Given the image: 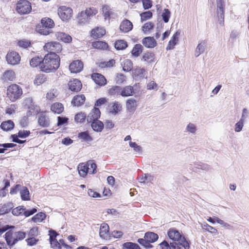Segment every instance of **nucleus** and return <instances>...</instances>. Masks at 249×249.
Segmentation results:
<instances>
[{"instance_id": "nucleus-1", "label": "nucleus", "mask_w": 249, "mask_h": 249, "mask_svg": "<svg viewBox=\"0 0 249 249\" xmlns=\"http://www.w3.org/2000/svg\"><path fill=\"white\" fill-rule=\"evenodd\" d=\"M42 61L40 70L43 72H54L60 67V58L57 54L47 53L44 56Z\"/></svg>"}, {"instance_id": "nucleus-2", "label": "nucleus", "mask_w": 249, "mask_h": 249, "mask_svg": "<svg viewBox=\"0 0 249 249\" xmlns=\"http://www.w3.org/2000/svg\"><path fill=\"white\" fill-rule=\"evenodd\" d=\"M79 176L85 178L88 174H95L97 172V166L94 160H89L85 162L80 163L77 166Z\"/></svg>"}, {"instance_id": "nucleus-3", "label": "nucleus", "mask_w": 249, "mask_h": 249, "mask_svg": "<svg viewBox=\"0 0 249 249\" xmlns=\"http://www.w3.org/2000/svg\"><path fill=\"white\" fill-rule=\"evenodd\" d=\"M23 94L22 88L17 84H11L6 89V98L12 103L20 99L23 96Z\"/></svg>"}, {"instance_id": "nucleus-4", "label": "nucleus", "mask_w": 249, "mask_h": 249, "mask_svg": "<svg viewBox=\"0 0 249 249\" xmlns=\"http://www.w3.org/2000/svg\"><path fill=\"white\" fill-rule=\"evenodd\" d=\"M27 235V233L21 231H15L12 230L8 231L4 234V239L7 245L12 247L18 241L23 240Z\"/></svg>"}, {"instance_id": "nucleus-5", "label": "nucleus", "mask_w": 249, "mask_h": 249, "mask_svg": "<svg viewBox=\"0 0 249 249\" xmlns=\"http://www.w3.org/2000/svg\"><path fill=\"white\" fill-rule=\"evenodd\" d=\"M167 235L170 239L178 242L185 249H189V243L186 240L182 232L178 231L176 228L169 229L167 231Z\"/></svg>"}, {"instance_id": "nucleus-6", "label": "nucleus", "mask_w": 249, "mask_h": 249, "mask_svg": "<svg viewBox=\"0 0 249 249\" xmlns=\"http://www.w3.org/2000/svg\"><path fill=\"white\" fill-rule=\"evenodd\" d=\"M39 234V228L37 227L30 229L27 233L28 238L25 240L27 246L32 247L37 245L39 241L37 238Z\"/></svg>"}, {"instance_id": "nucleus-7", "label": "nucleus", "mask_w": 249, "mask_h": 249, "mask_svg": "<svg viewBox=\"0 0 249 249\" xmlns=\"http://www.w3.org/2000/svg\"><path fill=\"white\" fill-rule=\"evenodd\" d=\"M16 10L20 15L28 14L32 11L31 3L27 0H19L16 4Z\"/></svg>"}, {"instance_id": "nucleus-8", "label": "nucleus", "mask_w": 249, "mask_h": 249, "mask_svg": "<svg viewBox=\"0 0 249 249\" xmlns=\"http://www.w3.org/2000/svg\"><path fill=\"white\" fill-rule=\"evenodd\" d=\"M45 51L48 52V53H60L62 50L61 44L56 41H51L46 43L43 46Z\"/></svg>"}, {"instance_id": "nucleus-9", "label": "nucleus", "mask_w": 249, "mask_h": 249, "mask_svg": "<svg viewBox=\"0 0 249 249\" xmlns=\"http://www.w3.org/2000/svg\"><path fill=\"white\" fill-rule=\"evenodd\" d=\"M57 13L59 18L63 21H68L72 16V9L66 6H61L57 10Z\"/></svg>"}, {"instance_id": "nucleus-10", "label": "nucleus", "mask_w": 249, "mask_h": 249, "mask_svg": "<svg viewBox=\"0 0 249 249\" xmlns=\"http://www.w3.org/2000/svg\"><path fill=\"white\" fill-rule=\"evenodd\" d=\"M5 59L8 64L14 66L19 63L21 57L18 52L11 51L7 53Z\"/></svg>"}, {"instance_id": "nucleus-11", "label": "nucleus", "mask_w": 249, "mask_h": 249, "mask_svg": "<svg viewBox=\"0 0 249 249\" xmlns=\"http://www.w3.org/2000/svg\"><path fill=\"white\" fill-rule=\"evenodd\" d=\"M37 123L42 127H48L51 124V121L46 111H41L38 117Z\"/></svg>"}, {"instance_id": "nucleus-12", "label": "nucleus", "mask_w": 249, "mask_h": 249, "mask_svg": "<svg viewBox=\"0 0 249 249\" xmlns=\"http://www.w3.org/2000/svg\"><path fill=\"white\" fill-rule=\"evenodd\" d=\"M84 64L81 60H73L69 65V71L71 73H77L82 71Z\"/></svg>"}, {"instance_id": "nucleus-13", "label": "nucleus", "mask_w": 249, "mask_h": 249, "mask_svg": "<svg viewBox=\"0 0 249 249\" xmlns=\"http://www.w3.org/2000/svg\"><path fill=\"white\" fill-rule=\"evenodd\" d=\"M16 78V74L13 70H6L2 74L0 79L5 83L14 81Z\"/></svg>"}, {"instance_id": "nucleus-14", "label": "nucleus", "mask_w": 249, "mask_h": 249, "mask_svg": "<svg viewBox=\"0 0 249 249\" xmlns=\"http://www.w3.org/2000/svg\"><path fill=\"white\" fill-rule=\"evenodd\" d=\"M91 78L96 85L102 87L106 85L107 81L105 77L101 73L94 72L91 74Z\"/></svg>"}, {"instance_id": "nucleus-15", "label": "nucleus", "mask_w": 249, "mask_h": 249, "mask_svg": "<svg viewBox=\"0 0 249 249\" xmlns=\"http://www.w3.org/2000/svg\"><path fill=\"white\" fill-rule=\"evenodd\" d=\"M106 34L105 29L101 27H95L90 32L91 37L95 39L102 38Z\"/></svg>"}, {"instance_id": "nucleus-16", "label": "nucleus", "mask_w": 249, "mask_h": 249, "mask_svg": "<svg viewBox=\"0 0 249 249\" xmlns=\"http://www.w3.org/2000/svg\"><path fill=\"white\" fill-rule=\"evenodd\" d=\"M68 86L71 91L78 92L82 89V84L79 80L73 78L69 81Z\"/></svg>"}, {"instance_id": "nucleus-17", "label": "nucleus", "mask_w": 249, "mask_h": 249, "mask_svg": "<svg viewBox=\"0 0 249 249\" xmlns=\"http://www.w3.org/2000/svg\"><path fill=\"white\" fill-rule=\"evenodd\" d=\"M100 116L101 112L100 109L96 107H94L88 115L87 121L89 123H90L94 121L98 120L100 117Z\"/></svg>"}, {"instance_id": "nucleus-18", "label": "nucleus", "mask_w": 249, "mask_h": 249, "mask_svg": "<svg viewBox=\"0 0 249 249\" xmlns=\"http://www.w3.org/2000/svg\"><path fill=\"white\" fill-rule=\"evenodd\" d=\"M137 106V101L133 98H130L126 101V109L128 112L133 113Z\"/></svg>"}, {"instance_id": "nucleus-19", "label": "nucleus", "mask_w": 249, "mask_h": 249, "mask_svg": "<svg viewBox=\"0 0 249 249\" xmlns=\"http://www.w3.org/2000/svg\"><path fill=\"white\" fill-rule=\"evenodd\" d=\"M224 4L223 0H217V14H219V17L221 20L220 23L224 26Z\"/></svg>"}, {"instance_id": "nucleus-20", "label": "nucleus", "mask_w": 249, "mask_h": 249, "mask_svg": "<svg viewBox=\"0 0 249 249\" xmlns=\"http://www.w3.org/2000/svg\"><path fill=\"white\" fill-rule=\"evenodd\" d=\"M85 101L86 97L84 94H77L73 97L71 103L73 106L80 107L84 104Z\"/></svg>"}, {"instance_id": "nucleus-21", "label": "nucleus", "mask_w": 249, "mask_h": 249, "mask_svg": "<svg viewBox=\"0 0 249 249\" xmlns=\"http://www.w3.org/2000/svg\"><path fill=\"white\" fill-rule=\"evenodd\" d=\"M180 34V32L177 31L173 36L170 40L169 41L168 44L166 47V50H172L174 48L175 46L178 43V41L179 36Z\"/></svg>"}, {"instance_id": "nucleus-22", "label": "nucleus", "mask_w": 249, "mask_h": 249, "mask_svg": "<svg viewBox=\"0 0 249 249\" xmlns=\"http://www.w3.org/2000/svg\"><path fill=\"white\" fill-rule=\"evenodd\" d=\"M133 29L132 23L128 19H124L122 21L120 25V29L123 33H128Z\"/></svg>"}, {"instance_id": "nucleus-23", "label": "nucleus", "mask_w": 249, "mask_h": 249, "mask_svg": "<svg viewBox=\"0 0 249 249\" xmlns=\"http://www.w3.org/2000/svg\"><path fill=\"white\" fill-rule=\"evenodd\" d=\"M55 38L59 41L66 43H69L71 42V37L66 33L63 32H57L55 34Z\"/></svg>"}, {"instance_id": "nucleus-24", "label": "nucleus", "mask_w": 249, "mask_h": 249, "mask_svg": "<svg viewBox=\"0 0 249 249\" xmlns=\"http://www.w3.org/2000/svg\"><path fill=\"white\" fill-rule=\"evenodd\" d=\"M91 45L94 49L102 51H107L109 49L108 43L103 41H94L92 42Z\"/></svg>"}, {"instance_id": "nucleus-25", "label": "nucleus", "mask_w": 249, "mask_h": 249, "mask_svg": "<svg viewBox=\"0 0 249 249\" xmlns=\"http://www.w3.org/2000/svg\"><path fill=\"white\" fill-rule=\"evenodd\" d=\"M142 43L147 48H153L157 45L156 40L153 37L151 36L143 38L142 40Z\"/></svg>"}, {"instance_id": "nucleus-26", "label": "nucleus", "mask_w": 249, "mask_h": 249, "mask_svg": "<svg viewBox=\"0 0 249 249\" xmlns=\"http://www.w3.org/2000/svg\"><path fill=\"white\" fill-rule=\"evenodd\" d=\"M134 94V88L133 86L129 85L121 87V96L122 97L131 96Z\"/></svg>"}, {"instance_id": "nucleus-27", "label": "nucleus", "mask_w": 249, "mask_h": 249, "mask_svg": "<svg viewBox=\"0 0 249 249\" xmlns=\"http://www.w3.org/2000/svg\"><path fill=\"white\" fill-rule=\"evenodd\" d=\"M41 112L40 107L37 105L31 104L28 107V110L26 113L27 116H30V117L39 114Z\"/></svg>"}, {"instance_id": "nucleus-28", "label": "nucleus", "mask_w": 249, "mask_h": 249, "mask_svg": "<svg viewBox=\"0 0 249 249\" xmlns=\"http://www.w3.org/2000/svg\"><path fill=\"white\" fill-rule=\"evenodd\" d=\"M115 63V60L113 59H111L108 61L101 60L97 63V65L98 67L101 69H105L113 67Z\"/></svg>"}, {"instance_id": "nucleus-29", "label": "nucleus", "mask_w": 249, "mask_h": 249, "mask_svg": "<svg viewBox=\"0 0 249 249\" xmlns=\"http://www.w3.org/2000/svg\"><path fill=\"white\" fill-rule=\"evenodd\" d=\"M15 127L14 122L11 120L3 121L0 125V128L4 131H10Z\"/></svg>"}, {"instance_id": "nucleus-30", "label": "nucleus", "mask_w": 249, "mask_h": 249, "mask_svg": "<svg viewBox=\"0 0 249 249\" xmlns=\"http://www.w3.org/2000/svg\"><path fill=\"white\" fill-rule=\"evenodd\" d=\"M47 76L45 74H37L35 77L34 83L36 86H40L47 81Z\"/></svg>"}, {"instance_id": "nucleus-31", "label": "nucleus", "mask_w": 249, "mask_h": 249, "mask_svg": "<svg viewBox=\"0 0 249 249\" xmlns=\"http://www.w3.org/2000/svg\"><path fill=\"white\" fill-rule=\"evenodd\" d=\"M40 23L43 28L48 29L53 28L55 25L53 20L47 17L42 18L41 19Z\"/></svg>"}, {"instance_id": "nucleus-32", "label": "nucleus", "mask_w": 249, "mask_h": 249, "mask_svg": "<svg viewBox=\"0 0 249 249\" xmlns=\"http://www.w3.org/2000/svg\"><path fill=\"white\" fill-rule=\"evenodd\" d=\"M109 229V226L107 224L104 223L101 225L99 234L102 238L107 239L108 237Z\"/></svg>"}, {"instance_id": "nucleus-33", "label": "nucleus", "mask_w": 249, "mask_h": 249, "mask_svg": "<svg viewBox=\"0 0 249 249\" xmlns=\"http://www.w3.org/2000/svg\"><path fill=\"white\" fill-rule=\"evenodd\" d=\"M64 109L63 105L59 102L54 103L51 106V110L54 113L61 114Z\"/></svg>"}, {"instance_id": "nucleus-34", "label": "nucleus", "mask_w": 249, "mask_h": 249, "mask_svg": "<svg viewBox=\"0 0 249 249\" xmlns=\"http://www.w3.org/2000/svg\"><path fill=\"white\" fill-rule=\"evenodd\" d=\"M43 58L39 56H36L30 60V65L32 68L41 67L42 63Z\"/></svg>"}, {"instance_id": "nucleus-35", "label": "nucleus", "mask_w": 249, "mask_h": 249, "mask_svg": "<svg viewBox=\"0 0 249 249\" xmlns=\"http://www.w3.org/2000/svg\"><path fill=\"white\" fill-rule=\"evenodd\" d=\"M91 126L93 130L96 132H101L104 127V124L102 122L99 120H96L91 122Z\"/></svg>"}, {"instance_id": "nucleus-36", "label": "nucleus", "mask_w": 249, "mask_h": 249, "mask_svg": "<svg viewBox=\"0 0 249 249\" xmlns=\"http://www.w3.org/2000/svg\"><path fill=\"white\" fill-rule=\"evenodd\" d=\"M144 238L147 241L148 244L156 242L159 238L157 234L153 232H147L145 233Z\"/></svg>"}, {"instance_id": "nucleus-37", "label": "nucleus", "mask_w": 249, "mask_h": 249, "mask_svg": "<svg viewBox=\"0 0 249 249\" xmlns=\"http://www.w3.org/2000/svg\"><path fill=\"white\" fill-rule=\"evenodd\" d=\"M77 18L79 24H84L88 22L89 20V18L84 11H81L78 14Z\"/></svg>"}, {"instance_id": "nucleus-38", "label": "nucleus", "mask_w": 249, "mask_h": 249, "mask_svg": "<svg viewBox=\"0 0 249 249\" xmlns=\"http://www.w3.org/2000/svg\"><path fill=\"white\" fill-rule=\"evenodd\" d=\"M46 214L43 212H39L35 214L32 218V220L35 223H39L45 219Z\"/></svg>"}, {"instance_id": "nucleus-39", "label": "nucleus", "mask_w": 249, "mask_h": 249, "mask_svg": "<svg viewBox=\"0 0 249 249\" xmlns=\"http://www.w3.org/2000/svg\"><path fill=\"white\" fill-rule=\"evenodd\" d=\"M115 48L117 50H123L128 46L127 43L124 40H117L114 44Z\"/></svg>"}, {"instance_id": "nucleus-40", "label": "nucleus", "mask_w": 249, "mask_h": 249, "mask_svg": "<svg viewBox=\"0 0 249 249\" xmlns=\"http://www.w3.org/2000/svg\"><path fill=\"white\" fill-rule=\"evenodd\" d=\"M142 52V46L140 44H137L134 45L131 53L132 56L134 57L139 56Z\"/></svg>"}, {"instance_id": "nucleus-41", "label": "nucleus", "mask_w": 249, "mask_h": 249, "mask_svg": "<svg viewBox=\"0 0 249 249\" xmlns=\"http://www.w3.org/2000/svg\"><path fill=\"white\" fill-rule=\"evenodd\" d=\"M78 138L82 142H90L93 140L87 131L79 133Z\"/></svg>"}, {"instance_id": "nucleus-42", "label": "nucleus", "mask_w": 249, "mask_h": 249, "mask_svg": "<svg viewBox=\"0 0 249 249\" xmlns=\"http://www.w3.org/2000/svg\"><path fill=\"white\" fill-rule=\"evenodd\" d=\"M205 46L206 42L204 41H201L198 44L195 52V55L196 57L198 56L204 52Z\"/></svg>"}, {"instance_id": "nucleus-43", "label": "nucleus", "mask_w": 249, "mask_h": 249, "mask_svg": "<svg viewBox=\"0 0 249 249\" xmlns=\"http://www.w3.org/2000/svg\"><path fill=\"white\" fill-rule=\"evenodd\" d=\"M18 105L16 104H10L5 108V113L9 115L14 114L18 109Z\"/></svg>"}, {"instance_id": "nucleus-44", "label": "nucleus", "mask_w": 249, "mask_h": 249, "mask_svg": "<svg viewBox=\"0 0 249 249\" xmlns=\"http://www.w3.org/2000/svg\"><path fill=\"white\" fill-rule=\"evenodd\" d=\"M121 87L118 86H112L108 90L110 95H121Z\"/></svg>"}, {"instance_id": "nucleus-45", "label": "nucleus", "mask_w": 249, "mask_h": 249, "mask_svg": "<svg viewBox=\"0 0 249 249\" xmlns=\"http://www.w3.org/2000/svg\"><path fill=\"white\" fill-rule=\"evenodd\" d=\"M86 117L87 115L86 113L80 112L75 114L74 120L77 123H83L85 121Z\"/></svg>"}, {"instance_id": "nucleus-46", "label": "nucleus", "mask_w": 249, "mask_h": 249, "mask_svg": "<svg viewBox=\"0 0 249 249\" xmlns=\"http://www.w3.org/2000/svg\"><path fill=\"white\" fill-rule=\"evenodd\" d=\"M122 105L118 102L115 101L113 103L112 109L110 111V113L116 115L122 110Z\"/></svg>"}, {"instance_id": "nucleus-47", "label": "nucleus", "mask_w": 249, "mask_h": 249, "mask_svg": "<svg viewBox=\"0 0 249 249\" xmlns=\"http://www.w3.org/2000/svg\"><path fill=\"white\" fill-rule=\"evenodd\" d=\"M20 196L23 200H29L30 199L29 191L26 187H23L20 191Z\"/></svg>"}, {"instance_id": "nucleus-48", "label": "nucleus", "mask_w": 249, "mask_h": 249, "mask_svg": "<svg viewBox=\"0 0 249 249\" xmlns=\"http://www.w3.org/2000/svg\"><path fill=\"white\" fill-rule=\"evenodd\" d=\"M133 68V63L130 60L126 59L124 61L123 69L124 71H130Z\"/></svg>"}, {"instance_id": "nucleus-49", "label": "nucleus", "mask_w": 249, "mask_h": 249, "mask_svg": "<svg viewBox=\"0 0 249 249\" xmlns=\"http://www.w3.org/2000/svg\"><path fill=\"white\" fill-rule=\"evenodd\" d=\"M12 209L11 204L10 203L4 204L0 207V215L7 213L11 211Z\"/></svg>"}, {"instance_id": "nucleus-50", "label": "nucleus", "mask_w": 249, "mask_h": 249, "mask_svg": "<svg viewBox=\"0 0 249 249\" xmlns=\"http://www.w3.org/2000/svg\"><path fill=\"white\" fill-rule=\"evenodd\" d=\"M155 25L152 22H147L142 26V31L144 33L149 32L154 28Z\"/></svg>"}, {"instance_id": "nucleus-51", "label": "nucleus", "mask_w": 249, "mask_h": 249, "mask_svg": "<svg viewBox=\"0 0 249 249\" xmlns=\"http://www.w3.org/2000/svg\"><path fill=\"white\" fill-rule=\"evenodd\" d=\"M207 220L213 224L216 221L218 223L220 224L221 225H223V226H230V225L228 223H225L223 220L219 219L218 217H214V219H213L211 217H209L208 218H207Z\"/></svg>"}, {"instance_id": "nucleus-52", "label": "nucleus", "mask_w": 249, "mask_h": 249, "mask_svg": "<svg viewBox=\"0 0 249 249\" xmlns=\"http://www.w3.org/2000/svg\"><path fill=\"white\" fill-rule=\"evenodd\" d=\"M17 44L19 47L26 49L31 46V42L29 40L23 39L19 40Z\"/></svg>"}, {"instance_id": "nucleus-53", "label": "nucleus", "mask_w": 249, "mask_h": 249, "mask_svg": "<svg viewBox=\"0 0 249 249\" xmlns=\"http://www.w3.org/2000/svg\"><path fill=\"white\" fill-rule=\"evenodd\" d=\"M155 54L152 52H146L142 56V59L144 61L151 62L154 59Z\"/></svg>"}, {"instance_id": "nucleus-54", "label": "nucleus", "mask_w": 249, "mask_h": 249, "mask_svg": "<svg viewBox=\"0 0 249 249\" xmlns=\"http://www.w3.org/2000/svg\"><path fill=\"white\" fill-rule=\"evenodd\" d=\"M84 12L87 14L88 18H89L91 17L96 15L98 13V10L94 7H89L86 8Z\"/></svg>"}, {"instance_id": "nucleus-55", "label": "nucleus", "mask_w": 249, "mask_h": 249, "mask_svg": "<svg viewBox=\"0 0 249 249\" xmlns=\"http://www.w3.org/2000/svg\"><path fill=\"white\" fill-rule=\"evenodd\" d=\"M152 16L153 14L150 11L142 12L140 14L141 20L142 22L146 21L150 19L152 17Z\"/></svg>"}, {"instance_id": "nucleus-56", "label": "nucleus", "mask_w": 249, "mask_h": 249, "mask_svg": "<svg viewBox=\"0 0 249 249\" xmlns=\"http://www.w3.org/2000/svg\"><path fill=\"white\" fill-rule=\"evenodd\" d=\"M124 249H141L136 243L132 242H126L123 244Z\"/></svg>"}, {"instance_id": "nucleus-57", "label": "nucleus", "mask_w": 249, "mask_h": 249, "mask_svg": "<svg viewBox=\"0 0 249 249\" xmlns=\"http://www.w3.org/2000/svg\"><path fill=\"white\" fill-rule=\"evenodd\" d=\"M102 12L105 19L109 18L111 14V11L108 5H104L102 7Z\"/></svg>"}, {"instance_id": "nucleus-58", "label": "nucleus", "mask_w": 249, "mask_h": 249, "mask_svg": "<svg viewBox=\"0 0 249 249\" xmlns=\"http://www.w3.org/2000/svg\"><path fill=\"white\" fill-rule=\"evenodd\" d=\"M24 206H18L14 209L12 211L13 214L18 216L20 215H24Z\"/></svg>"}, {"instance_id": "nucleus-59", "label": "nucleus", "mask_w": 249, "mask_h": 249, "mask_svg": "<svg viewBox=\"0 0 249 249\" xmlns=\"http://www.w3.org/2000/svg\"><path fill=\"white\" fill-rule=\"evenodd\" d=\"M202 229L212 233L215 234L217 233V230L215 228L209 225L207 223H204L203 224V225L202 226Z\"/></svg>"}, {"instance_id": "nucleus-60", "label": "nucleus", "mask_w": 249, "mask_h": 249, "mask_svg": "<svg viewBox=\"0 0 249 249\" xmlns=\"http://www.w3.org/2000/svg\"><path fill=\"white\" fill-rule=\"evenodd\" d=\"M170 15V11L168 9H164L161 15L164 22L167 23L169 21Z\"/></svg>"}, {"instance_id": "nucleus-61", "label": "nucleus", "mask_w": 249, "mask_h": 249, "mask_svg": "<svg viewBox=\"0 0 249 249\" xmlns=\"http://www.w3.org/2000/svg\"><path fill=\"white\" fill-rule=\"evenodd\" d=\"M58 233L53 230L51 229L49 231V241L52 242L56 239V237L58 235Z\"/></svg>"}, {"instance_id": "nucleus-62", "label": "nucleus", "mask_w": 249, "mask_h": 249, "mask_svg": "<svg viewBox=\"0 0 249 249\" xmlns=\"http://www.w3.org/2000/svg\"><path fill=\"white\" fill-rule=\"evenodd\" d=\"M30 133L31 132L29 130H20L18 133V137L20 138H25L28 137Z\"/></svg>"}, {"instance_id": "nucleus-63", "label": "nucleus", "mask_w": 249, "mask_h": 249, "mask_svg": "<svg viewBox=\"0 0 249 249\" xmlns=\"http://www.w3.org/2000/svg\"><path fill=\"white\" fill-rule=\"evenodd\" d=\"M244 121V119L241 118L240 120L237 122L235 125V131L236 132H240L243 126V122Z\"/></svg>"}, {"instance_id": "nucleus-64", "label": "nucleus", "mask_w": 249, "mask_h": 249, "mask_svg": "<svg viewBox=\"0 0 249 249\" xmlns=\"http://www.w3.org/2000/svg\"><path fill=\"white\" fill-rule=\"evenodd\" d=\"M51 247L53 249H62L60 243L57 240L50 242Z\"/></svg>"}]
</instances>
